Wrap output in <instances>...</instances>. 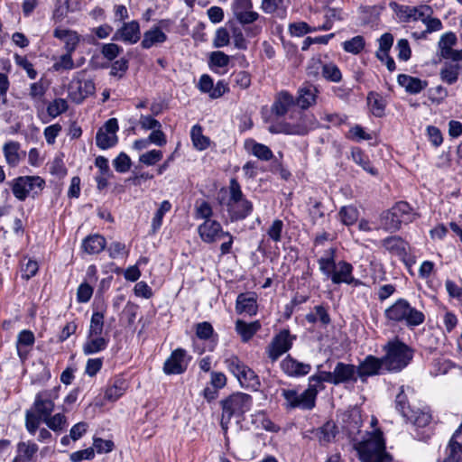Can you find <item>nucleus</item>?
Segmentation results:
<instances>
[{
    "instance_id": "obj_48",
    "label": "nucleus",
    "mask_w": 462,
    "mask_h": 462,
    "mask_svg": "<svg viewBox=\"0 0 462 462\" xmlns=\"http://www.w3.org/2000/svg\"><path fill=\"white\" fill-rule=\"evenodd\" d=\"M395 408L405 418L413 410L411 408L405 387L401 386L395 398Z\"/></svg>"
},
{
    "instance_id": "obj_7",
    "label": "nucleus",
    "mask_w": 462,
    "mask_h": 462,
    "mask_svg": "<svg viewBox=\"0 0 462 462\" xmlns=\"http://www.w3.org/2000/svg\"><path fill=\"white\" fill-rule=\"evenodd\" d=\"M385 356H383L385 369L388 372H400L412 359V350L399 339L389 341L383 347Z\"/></svg>"
},
{
    "instance_id": "obj_52",
    "label": "nucleus",
    "mask_w": 462,
    "mask_h": 462,
    "mask_svg": "<svg viewBox=\"0 0 462 462\" xmlns=\"http://www.w3.org/2000/svg\"><path fill=\"white\" fill-rule=\"evenodd\" d=\"M103 331L104 314L102 312L95 311L91 316L87 336H103Z\"/></svg>"
},
{
    "instance_id": "obj_16",
    "label": "nucleus",
    "mask_w": 462,
    "mask_h": 462,
    "mask_svg": "<svg viewBox=\"0 0 462 462\" xmlns=\"http://www.w3.org/2000/svg\"><path fill=\"white\" fill-rule=\"evenodd\" d=\"M190 356L183 348H177L171 352L170 356L165 360L163 364V373L165 374H183L189 365Z\"/></svg>"
},
{
    "instance_id": "obj_35",
    "label": "nucleus",
    "mask_w": 462,
    "mask_h": 462,
    "mask_svg": "<svg viewBox=\"0 0 462 462\" xmlns=\"http://www.w3.org/2000/svg\"><path fill=\"white\" fill-rule=\"evenodd\" d=\"M397 81L410 94H418L428 86L427 81L406 74L399 75Z\"/></svg>"
},
{
    "instance_id": "obj_62",
    "label": "nucleus",
    "mask_w": 462,
    "mask_h": 462,
    "mask_svg": "<svg viewBox=\"0 0 462 462\" xmlns=\"http://www.w3.org/2000/svg\"><path fill=\"white\" fill-rule=\"evenodd\" d=\"M283 226V222L281 219H275L273 221L266 231L267 236L272 241L278 243L282 240Z\"/></svg>"
},
{
    "instance_id": "obj_4",
    "label": "nucleus",
    "mask_w": 462,
    "mask_h": 462,
    "mask_svg": "<svg viewBox=\"0 0 462 462\" xmlns=\"http://www.w3.org/2000/svg\"><path fill=\"white\" fill-rule=\"evenodd\" d=\"M383 315L389 324L403 325L408 328H414L425 321L424 313L403 298L397 299L386 308Z\"/></svg>"
},
{
    "instance_id": "obj_63",
    "label": "nucleus",
    "mask_w": 462,
    "mask_h": 462,
    "mask_svg": "<svg viewBox=\"0 0 462 462\" xmlns=\"http://www.w3.org/2000/svg\"><path fill=\"white\" fill-rule=\"evenodd\" d=\"M14 58L15 64L23 69L31 79H34L37 77V71L25 56L15 53Z\"/></svg>"
},
{
    "instance_id": "obj_57",
    "label": "nucleus",
    "mask_w": 462,
    "mask_h": 462,
    "mask_svg": "<svg viewBox=\"0 0 462 462\" xmlns=\"http://www.w3.org/2000/svg\"><path fill=\"white\" fill-rule=\"evenodd\" d=\"M322 76L332 82H339L342 79L339 68L332 62L322 65Z\"/></svg>"
},
{
    "instance_id": "obj_64",
    "label": "nucleus",
    "mask_w": 462,
    "mask_h": 462,
    "mask_svg": "<svg viewBox=\"0 0 462 462\" xmlns=\"http://www.w3.org/2000/svg\"><path fill=\"white\" fill-rule=\"evenodd\" d=\"M229 42L230 34L228 31L224 27L217 29L213 38V46L215 48H223L227 46Z\"/></svg>"
},
{
    "instance_id": "obj_29",
    "label": "nucleus",
    "mask_w": 462,
    "mask_h": 462,
    "mask_svg": "<svg viewBox=\"0 0 462 462\" xmlns=\"http://www.w3.org/2000/svg\"><path fill=\"white\" fill-rule=\"evenodd\" d=\"M290 0H262L261 10L266 14L285 18Z\"/></svg>"
},
{
    "instance_id": "obj_11",
    "label": "nucleus",
    "mask_w": 462,
    "mask_h": 462,
    "mask_svg": "<svg viewBox=\"0 0 462 462\" xmlns=\"http://www.w3.org/2000/svg\"><path fill=\"white\" fill-rule=\"evenodd\" d=\"M68 91L70 99L79 104L87 97L95 94L96 86L94 81L87 76L86 71L81 70L73 76Z\"/></svg>"
},
{
    "instance_id": "obj_43",
    "label": "nucleus",
    "mask_w": 462,
    "mask_h": 462,
    "mask_svg": "<svg viewBox=\"0 0 462 462\" xmlns=\"http://www.w3.org/2000/svg\"><path fill=\"white\" fill-rule=\"evenodd\" d=\"M406 420L411 423L416 429H425L431 421V414L429 411L421 410H412L405 417Z\"/></svg>"
},
{
    "instance_id": "obj_55",
    "label": "nucleus",
    "mask_w": 462,
    "mask_h": 462,
    "mask_svg": "<svg viewBox=\"0 0 462 462\" xmlns=\"http://www.w3.org/2000/svg\"><path fill=\"white\" fill-rule=\"evenodd\" d=\"M212 216L213 209L208 201L202 200L200 202H196L194 213V217L196 219H203L204 221L212 220Z\"/></svg>"
},
{
    "instance_id": "obj_40",
    "label": "nucleus",
    "mask_w": 462,
    "mask_h": 462,
    "mask_svg": "<svg viewBox=\"0 0 462 462\" xmlns=\"http://www.w3.org/2000/svg\"><path fill=\"white\" fill-rule=\"evenodd\" d=\"M335 254L336 249L330 247L326 252L325 255L318 260L319 271L328 279L331 277L334 270L337 267V263L335 261Z\"/></svg>"
},
{
    "instance_id": "obj_23",
    "label": "nucleus",
    "mask_w": 462,
    "mask_h": 462,
    "mask_svg": "<svg viewBox=\"0 0 462 462\" xmlns=\"http://www.w3.org/2000/svg\"><path fill=\"white\" fill-rule=\"evenodd\" d=\"M257 296L254 292L240 293L236 301L237 314L254 316L257 313Z\"/></svg>"
},
{
    "instance_id": "obj_58",
    "label": "nucleus",
    "mask_w": 462,
    "mask_h": 462,
    "mask_svg": "<svg viewBox=\"0 0 462 462\" xmlns=\"http://www.w3.org/2000/svg\"><path fill=\"white\" fill-rule=\"evenodd\" d=\"M4 153L11 166H16L20 160L25 156L24 152H19V146H4Z\"/></svg>"
},
{
    "instance_id": "obj_5",
    "label": "nucleus",
    "mask_w": 462,
    "mask_h": 462,
    "mask_svg": "<svg viewBox=\"0 0 462 462\" xmlns=\"http://www.w3.org/2000/svg\"><path fill=\"white\" fill-rule=\"evenodd\" d=\"M252 405V396L245 393H235L220 402L222 408L220 427L226 438L231 419L243 416L250 411Z\"/></svg>"
},
{
    "instance_id": "obj_10",
    "label": "nucleus",
    "mask_w": 462,
    "mask_h": 462,
    "mask_svg": "<svg viewBox=\"0 0 462 462\" xmlns=\"http://www.w3.org/2000/svg\"><path fill=\"white\" fill-rule=\"evenodd\" d=\"M282 396L285 400L287 409H300L302 411H311L316 406V391L314 389H306L299 393L295 389H282Z\"/></svg>"
},
{
    "instance_id": "obj_14",
    "label": "nucleus",
    "mask_w": 462,
    "mask_h": 462,
    "mask_svg": "<svg viewBox=\"0 0 462 462\" xmlns=\"http://www.w3.org/2000/svg\"><path fill=\"white\" fill-rule=\"evenodd\" d=\"M60 389V386L58 385L51 389L41 391L35 395L33 410L42 420L52 413L55 407L54 401L59 398Z\"/></svg>"
},
{
    "instance_id": "obj_46",
    "label": "nucleus",
    "mask_w": 462,
    "mask_h": 462,
    "mask_svg": "<svg viewBox=\"0 0 462 462\" xmlns=\"http://www.w3.org/2000/svg\"><path fill=\"white\" fill-rule=\"evenodd\" d=\"M171 209V203L169 200H163L156 212L154 213V216L152 220V234H155L162 226V219L166 213L170 212Z\"/></svg>"
},
{
    "instance_id": "obj_19",
    "label": "nucleus",
    "mask_w": 462,
    "mask_h": 462,
    "mask_svg": "<svg viewBox=\"0 0 462 462\" xmlns=\"http://www.w3.org/2000/svg\"><path fill=\"white\" fill-rule=\"evenodd\" d=\"M333 385L356 383L357 382L356 366L352 364L337 362L332 371Z\"/></svg>"
},
{
    "instance_id": "obj_41",
    "label": "nucleus",
    "mask_w": 462,
    "mask_h": 462,
    "mask_svg": "<svg viewBox=\"0 0 462 462\" xmlns=\"http://www.w3.org/2000/svg\"><path fill=\"white\" fill-rule=\"evenodd\" d=\"M305 319L310 324L320 322L325 327L331 322L328 309L323 305L315 306L310 312L306 314Z\"/></svg>"
},
{
    "instance_id": "obj_36",
    "label": "nucleus",
    "mask_w": 462,
    "mask_h": 462,
    "mask_svg": "<svg viewBox=\"0 0 462 462\" xmlns=\"http://www.w3.org/2000/svg\"><path fill=\"white\" fill-rule=\"evenodd\" d=\"M106 238L101 235L94 234L85 237L81 246L88 254H97L106 248Z\"/></svg>"
},
{
    "instance_id": "obj_3",
    "label": "nucleus",
    "mask_w": 462,
    "mask_h": 462,
    "mask_svg": "<svg viewBox=\"0 0 462 462\" xmlns=\"http://www.w3.org/2000/svg\"><path fill=\"white\" fill-rule=\"evenodd\" d=\"M361 462H392V457L385 451V440L379 429L366 432L361 440L354 443Z\"/></svg>"
},
{
    "instance_id": "obj_24",
    "label": "nucleus",
    "mask_w": 462,
    "mask_h": 462,
    "mask_svg": "<svg viewBox=\"0 0 462 462\" xmlns=\"http://www.w3.org/2000/svg\"><path fill=\"white\" fill-rule=\"evenodd\" d=\"M281 368L287 375L292 377L306 375L311 370L310 364L300 362L290 355L282 361Z\"/></svg>"
},
{
    "instance_id": "obj_30",
    "label": "nucleus",
    "mask_w": 462,
    "mask_h": 462,
    "mask_svg": "<svg viewBox=\"0 0 462 462\" xmlns=\"http://www.w3.org/2000/svg\"><path fill=\"white\" fill-rule=\"evenodd\" d=\"M314 438L317 439L320 445L325 446L332 442L337 433V428L334 421L328 420L321 427L314 429L312 431Z\"/></svg>"
},
{
    "instance_id": "obj_60",
    "label": "nucleus",
    "mask_w": 462,
    "mask_h": 462,
    "mask_svg": "<svg viewBox=\"0 0 462 462\" xmlns=\"http://www.w3.org/2000/svg\"><path fill=\"white\" fill-rule=\"evenodd\" d=\"M231 77L234 87H236L240 89H246L251 85V75L246 71L240 70L234 72Z\"/></svg>"
},
{
    "instance_id": "obj_42",
    "label": "nucleus",
    "mask_w": 462,
    "mask_h": 462,
    "mask_svg": "<svg viewBox=\"0 0 462 462\" xmlns=\"http://www.w3.org/2000/svg\"><path fill=\"white\" fill-rule=\"evenodd\" d=\"M127 387V382L124 378H116L112 384L106 388L105 397L108 401L115 402L124 395Z\"/></svg>"
},
{
    "instance_id": "obj_37",
    "label": "nucleus",
    "mask_w": 462,
    "mask_h": 462,
    "mask_svg": "<svg viewBox=\"0 0 462 462\" xmlns=\"http://www.w3.org/2000/svg\"><path fill=\"white\" fill-rule=\"evenodd\" d=\"M261 323L258 320L247 323L242 319L236 321V331L241 337L243 342H248L260 329Z\"/></svg>"
},
{
    "instance_id": "obj_2",
    "label": "nucleus",
    "mask_w": 462,
    "mask_h": 462,
    "mask_svg": "<svg viewBox=\"0 0 462 462\" xmlns=\"http://www.w3.org/2000/svg\"><path fill=\"white\" fill-rule=\"evenodd\" d=\"M227 192V197L219 198L218 202L226 208L229 221L237 222L249 217L254 210V205L244 195L236 179L230 180Z\"/></svg>"
},
{
    "instance_id": "obj_33",
    "label": "nucleus",
    "mask_w": 462,
    "mask_h": 462,
    "mask_svg": "<svg viewBox=\"0 0 462 462\" xmlns=\"http://www.w3.org/2000/svg\"><path fill=\"white\" fill-rule=\"evenodd\" d=\"M230 57L220 51H212L208 59L210 69L218 75H224L227 72V67L230 63Z\"/></svg>"
},
{
    "instance_id": "obj_9",
    "label": "nucleus",
    "mask_w": 462,
    "mask_h": 462,
    "mask_svg": "<svg viewBox=\"0 0 462 462\" xmlns=\"http://www.w3.org/2000/svg\"><path fill=\"white\" fill-rule=\"evenodd\" d=\"M44 187L45 180L40 176H21L13 180L12 191L18 200L24 201L40 194Z\"/></svg>"
},
{
    "instance_id": "obj_61",
    "label": "nucleus",
    "mask_w": 462,
    "mask_h": 462,
    "mask_svg": "<svg viewBox=\"0 0 462 462\" xmlns=\"http://www.w3.org/2000/svg\"><path fill=\"white\" fill-rule=\"evenodd\" d=\"M68 109V103L63 98H56L49 104L47 112L51 117H57Z\"/></svg>"
},
{
    "instance_id": "obj_26",
    "label": "nucleus",
    "mask_w": 462,
    "mask_h": 462,
    "mask_svg": "<svg viewBox=\"0 0 462 462\" xmlns=\"http://www.w3.org/2000/svg\"><path fill=\"white\" fill-rule=\"evenodd\" d=\"M363 425L361 411L355 407L342 414L343 429L349 434L354 435L359 432Z\"/></svg>"
},
{
    "instance_id": "obj_22",
    "label": "nucleus",
    "mask_w": 462,
    "mask_h": 462,
    "mask_svg": "<svg viewBox=\"0 0 462 462\" xmlns=\"http://www.w3.org/2000/svg\"><path fill=\"white\" fill-rule=\"evenodd\" d=\"M141 37L140 25L137 21L125 23L114 34L113 41H121L125 43L134 44Z\"/></svg>"
},
{
    "instance_id": "obj_53",
    "label": "nucleus",
    "mask_w": 462,
    "mask_h": 462,
    "mask_svg": "<svg viewBox=\"0 0 462 462\" xmlns=\"http://www.w3.org/2000/svg\"><path fill=\"white\" fill-rule=\"evenodd\" d=\"M38 450V445L32 441H21L17 444V456H21L25 462L32 461L33 456L37 453Z\"/></svg>"
},
{
    "instance_id": "obj_20",
    "label": "nucleus",
    "mask_w": 462,
    "mask_h": 462,
    "mask_svg": "<svg viewBox=\"0 0 462 462\" xmlns=\"http://www.w3.org/2000/svg\"><path fill=\"white\" fill-rule=\"evenodd\" d=\"M353 270L354 268L351 263L346 261H339L329 279L334 284L346 283L355 287L363 285L360 280L353 276Z\"/></svg>"
},
{
    "instance_id": "obj_12",
    "label": "nucleus",
    "mask_w": 462,
    "mask_h": 462,
    "mask_svg": "<svg viewBox=\"0 0 462 462\" xmlns=\"http://www.w3.org/2000/svg\"><path fill=\"white\" fill-rule=\"evenodd\" d=\"M171 22L170 20H161L158 23L153 24L149 30L143 34L141 46L143 49L148 50L160 46L167 42V32H170Z\"/></svg>"
},
{
    "instance_id": "obj_17",
    "label": "nucleus",
    "mask_w": 462,
    "mask_h": 462,
    "mask_svg": "<svg viewBox=\"0 0 462 462\" xmlns=\"http://www.w3.org/2000/svg\"><path fill=\"white\" fill-rule=\"evenodd\" d=\"M253 8L252 0H232L231 3L233 15L243 26L252 24L259 19L260 14Z\"/></svg>"
},
{
    "instance_id": "obj_27",
    "label": "nucleus",
    "mask_w": 462,
    "mask_h": 462,
    "mask_svg": "<svg viewBox=\"0 0 462 462\" xmlns=\"http://www.w3.org/2000/svg\"><path fill=\"white\" fill-rule=\"evenodd\" d=\"M53 36L64 43L66 51L74 52L81 41V36L76 32L65 28H56Z\"/></svg>"
},
{
    "instance_id": "obj_8",
    "label": "nucleus",
    "mask_w": 462,
    "mask_h": 462,
    "mask_svg": "<svg viewBox=\"0 0 462 462\" xmlns=\"http://www.w3.org/2000/svg\"><path fill=\"white\" fill-rule=\"evenodd\" d=\"M227 370L238 380L243 388L257 391L260 386L259 376L238 356L232 355L225 359Z\"/></svg>"
},
{
    "instance_id": "obj_47",
    "label": "nucleus",
    "mask_w": 462,
    "mask_h": 462,
    "mask_svg": "<svg viewBox=\"0 0 462 462\" xmlns=\"http://www.w3.org/2000/svg\"><path fill=\"white\" fill-rule=\"evenodd\" d=\"M353 160L359 164L365 171L376 175L377 171L372 166L369 158L363 153L359 146H355L351 152Z\"/></svg>"
},
{
    "instance_id": "obj_50",
    "label": "nucleus",
    "mask_w": 462,
    "mask_h": 462,
    "mask_svg": "<svg viewBox=\"0 0 462 462\" xmlns=\"http://www.w3.org/2000/svg\"><path fill=\"white\" fill-rule=\"evenodd\" d=\"M365 41L361 35L355 36L342 43V48L346 52L355 55L359 54L365 49Z\"/></svg>"
},
{
    "instance_id": "obj_45",
    "label": "nucleus",
    "mask_w": 462,
    "mask_h": 462,
    "mask_svg": "<svg viewBox=\"0 0 462 462\" xmlns=\"http://www.w3.org/2000/svg\"><path fill=\"white\" fill-rule=\"evenodd\" d=\"M460 66L458 64L445 63L440 69L441 80L448 85L456 83L458 79Z\"/></svg>"
},
{
    "instance_id": "obj_59",
    "label": "nucleus",
    "mask_w": 462,
    "mask_h": 462,
    "mask_svg": "<svg viewBox=\"0 0 462 462\" xmlns=\"http://www.w3.org/2000/svg\"><path fill=\"white\" fill-rule=\"evenodd\" d=\"M41 420H42V419L40 415H38V413L30 410L26 411L25 427L31 435H34L36 433V430L40 426Z\"/></svg>"
},
{
    "instance_id": "obj_28",
    "label": "nucleus",
    "mask_w": 462,
    "mask_h": 462,
    "mask_svg": "<svg viewBox=\"0 0 462 462\" xmlns=\"http://www.w3.org/2000/svg\"><path fill=\"white\" fill-rule=\"evenodd\" d=\"M382 245L391 254L397 255L402 260H405L410 248L409 244L399 236L384 238L382 241Z\"/></svg>"
},
{
    "instance_id": "obj_1",
    "label": "nucleus",
    "mask_w": 462,
    "mask_h": 462,
    "mask_svg": "<svg viewBox=\"0 0 462 462\" xmlns=\"http://www.w3.org/2000/svg\"><path fill=\"white\" fill-rule=\"evenodd\" d=\"M294 106L293 97L286 91L277 94L271 107L270 118L266 119L268 130L273 134H285L302 135L308 133V127L303 122L290 124L281 121V117L285 116Z\"/></svg>"
},
{
    "instance_id": "obj_49",
    "label": "nucleus",
    "mask_w": 462,
    "mask_h": 462,
    "mask_svg": "<svg viewBox=\"0 0 462 462\" xmlns=\"http://www.w3.org/2000/svg\"><path fill=\"white\" fill-rule=\"evenodd\" d=\"M42 421L53 431H62L67 427V418L63 413H56L48 415L43 418Z\"/></svg>"
},
{
    "instance_id": "obj_39",
    "label": "nucleus",
    "mask_w": 462,
    "mask_h": 462,
    "mask_svg": "<svg viewBox=\"0 0 462 462\" xmlns=\"http://www.w3.org/2000/svg\"><path fill=\"white\" fill-rule=\"evenodd\" d=\"M318 89L313 85H305L299 90V97L297 98L298 105L306 109L316 103Z\"/></svg>"
},
{
    "instance_id": "obj_21",
    "label": "nucleus",
    "mask_w": 462,
    "mask_h": 462,
    "mask_svg": "<svg viewBox=\"0 0 462 462\" xmlns=\"http://www.w3.org/2000/svg\"><path fill=\"white\" fill-rule=\"evenodd\" d=\"M226 232L223 230L221 224L215 219L204 221L198 226L200 239L207 244L215 243L224 237Z\"/></svg>"
},
{
    "instance_id": "obj_38",
    "label": "nucleus",
    "mask_w": 462,
    "mask_h": 462,
    "mask_svg": "<svg viewBox=\"0 0 462 462\" xmlns=\"http://www.w3.org/2000/svg\"><path fill=\"white\" fill-rule=\"evenodd\" d=\"M195 332L197 337L200 340H209L208 349L213 351L217 342V335L215 333L212 325L208 321L199 322L195 326Z\"/></svg>"
},
{
    "instance_id": "obj_56",
    "label": "nucleus",
    "mask_w": 462,
    "mask_h": 462,
    "mask_svg": "<svg viewBox=\"0 0 462 462\" xmlns=\"http://www.w3.org/2000/svg\"><path fill=\"white\" fill-rule=\"evenodd\" d=\"M341 222L346 226L355 224L358 219V210L353 206H345L339 211Z\"/></svg>"
},
{
    "instance_id": "obj_13",
    "label": "nucleus",
    "mask_w": 462,
    "mask_h": 462,
    "mask_svg": "<svg viewBox=\"0 0 462 462\" xmlns=\"http://www.w3.org/2000/svg\"><path fill=\"white\" fill-rule=\"evenodd\" d=\"M296 339L289 329H282L276 334L266 347V354L272 362L277 361L283 354L288 352Z\"/></svg>"
},
{
    "instance_id": "obj_44",
    "label": "nucleus",
    "mask_w": 462,
    "mask_h": 462,
    "mask_svg": "<svg viewBox=\"0 0 462 462\" xmlns=\"http://www.w3.org/2000/svg\"><path fill=\"white\" fill-rule=\"evenodd\" d=\"M367 104L372 114L376 117H382L384 115L386 102L383 97L375 92H370L367 95Z\"/></svg>"
},
{
    "instance_id": "obj_15",
    "label": "nucleus",
    "mask_w": 462,
    "mask_h": 462,
    "mask_svg": "<svg viewBox=\"0 0 462 462\" xmlns=\"http://www.w3.org/2000/svg\"><path fill=\"white\" fill-rule=\"evenodd\" d=\"M391 8L395 12L401 21L409 23L411 21H421L424 16L432 14V9L429 5L411 6L391 3Z\"/></svg>"
},
{
    "instance_id": "obj_34",
    "label": "nucleus",
    "mask_w": 462,
    "mask_h": 462,
    "mask_svg": "<svg viewBox=\"0 0 462 462\" xmlns=\"http://www.w3.org/2000/svg\"><path fill=\"white\" fill-rule=\"evenodd\" d=\"M448 457L453 462H462V424L448 442Z\"/></svg>"
},
{
    "instance_id": "obj_6",
    "label": "nucleus",
    "mask_w": 462,
    "mask_h": 462,
    "mask_svg": "<svg viewBox=\"0 0 462 462\" xmlns=\"http://www.w3.org/2000/svg\"><path fill=\"white\" fill-rule=\"evenodd\" d=\"M417 213L406 201L396 202L391 208L380 215V227L384 231L394 233L402 225H408L417 218Z\"/></svg>"
},
{
    "instance_id": "obj_54",
    "label": "nucleus",
    "mask_w": 462,
    "mask_h": 462,
    "mask_svg": "<svg viewBox=\"0 0 462 462\" xmlns=\"http://www.w3.org/2000/svg\"><path fill=\"white\" fill-rule=\"evenodd\" d=\"M75 67L72 52L66 51L55 60L52 65V69L54 71L70 70Z\"/></svg>"
},
{
    "instance_id": "obj_51",
    "label": "nucleus",
    "mask_w": 462,
    "mask_h": 462,
    "mask_svg": "<svg viewBox=\"0 0 462 462\" xmlns=\"http://www.w3.org/2000/svg\"><path fill=\"white\" fill-rule=\"evenodd\" d=\"M457 36L454 32H448L441 35L438 47L439 55L442 58L445 54H448L449 51L453 49V46L457 43Z\"/></svg>"
},
{
    "instance_id": "obj_18",
    "label": "nucleus",
    "mask_w": 462,
    "mask_h": 462,
    "mask_svg": "<svg viewBox=\"0 0 462 462\" xmlns=\"http://www.w3.org/2000/svg\"><path fill=\"white\" fill-rule=\"evenodd\" d=\"M357 375L365 381V378L382 374L386 371L383 358L376 357L374 356H367L358 366H356Z\"/></svg>"
},
{
    "instance_id": "obj_32",
    "label": "nucleus",
    "mask_w": 462,
    "mask_h": 462,
    "mask_svg": "<svg viewBox=\"0 0 462 462\" xmlns=\"http://www.w3.org/2000/svg\"><path fill=\"white\" fill-rule=\"evenodd\" d=\"M109 344V337L104 336H87L82 346L83 353L87 356L104 351Z\"/></svg>"
},
{
    "instance_id": "obj_25",
    "label": "nucleus",
    "mask_w": 462,
    "mask_h": 462,
    "mask_svg": "<svg viewBox=\"0 0 462 462\" xmlns=\"http://www.w3.org/2000/svg\"><path fill=\"white\" fill-rule=\"evenodd\" d=\"M118 129V122L116 118L107 120L97 134V144H115L117 143L116 133Z\"/></svg>"
},
{
    "instance_id": "obj_31",
    "label": "nucleus",
    "mask_w": 462,
    "mask_h": 462,
    "mask_svg": "<svg viewBox=\"0 0 462 462\" xmlns=\"http://www.w3.org/2000/svg\"><path fill=\"white\" fill-rule=\"evenodd\" d=\"M34 334L28 329L22 330L17 336L16 349L21 360H25L28 354L34 345Z\"/></svg>"
}]
</instances>
